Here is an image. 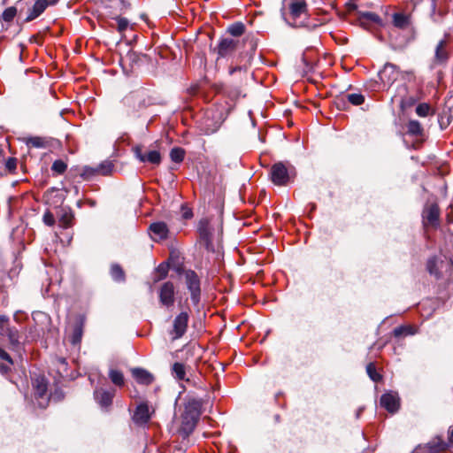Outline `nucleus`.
Instances as JSON below:
<instances>
[{
	"label": "nucleus",
	"mask_w": 453,
	"mask_h": 453,
	"mask_svg": "<svg viewBox=\"0 0 453 453\" xmlns=\"http://www.w3.org/2000/svg\"><path fill=\"white\" fill-rule=\"evenodd\" d=\"M201 402L196 399L189 400L181 416V425L179 429L183 438H187L194 431L201 414Z\"/></svg>",
	"instance_id": "nucleus-1"
},
{
	"label": "nucleus",
	"mask_w": 453,
	"mask_h": 453,
	"mask_svg": "<svg viewBox=\"0 0 453 453\" xmlns=\"http://www.w3.org/2000/svg\"><path fill=\"white\" fill-rule=\"evenodd\" d=\"M215 226H218L220 232L222 231V224L219 220L211 221L208 219H202L197 226L200 242L203 243L204 248L209 251L214 250L212 237Z\"/></svg>",
	"instance_id": "nucleus-2"
},
{
	"label": "nucleus",
	"mask_w": 453,
	"mask_h": 453,
	"mask_svg": "<svg viewBox=\"0 0 453 453\" xmlns=\"http://www.w3.org/2000/svg\"><path fill=\"white\" fill-rule=\"evenodd\" d=\"M185 284L190 293V299L194 305H197L201 300V280L197 273L193 270H183Z\"/></svg>",
	"instance_id": "nucleus-3"
},
{
	"label": "nucleus",
	"mask_w": 453,
	"mask_h": 453,
	"mask_svg": "<svg viewBox=\"0 0 453 453\" xmlns=\"http://www.w3.org/2000/svg\"><path fill=\"white\" fill-rule=\"evenodd\" d=\"M289 18H286L282 13L284 19L292 26H299L303 24V19L307 16V5L304 1L295 0L289 5Z\"/></svg>",
	"instance_id": "nucleus-4"
},
{
	"label": "nucleus",
	"mask_w": 453,
	"mask_h": 453,
	"mask_svg": "<svg viewBox=\"0 0 453 453\" xmlns=\"http://www.w3.org/2000/svg\"><path fill=\"white\" fill-rule=\"evenodd\" d=\"M271 180L278 186L286 185L294 174L292 169H288L282 162L274 164L271 168Z\"/></svg>",
	"instance_id": "nucleus-5"
},
{
	"label": "nucleus",
	"mask_w": 453,
	"mask_h": 453,
	"mask_svg": "<svg viewBox=\"0 0 453 453\" xmlns=\"http://www.w3.org/2000/svg\"><path fill=\"white\" fill-rule=\"evenodd\" d=\"M189 315L187 311H181L173 321V328L169 330V335L173 341L181 338L187 332Z\"/></svg>",
	"instance_id": "nucleus-6"
},
{
	"label": "nucleus",
	"mask_w": 453,
	"mask_h": 453,
	"mask_svg": "<svg viewBox=\"0 0 453 453\" xmlns=\"http://www.w3.org/2000/svg\"><path fill=\"white\" fill-rule=\"evenodd\" d=\"M158 299L162 306L170 308L175 302V287L172 281L163 283L158 288Z\"/></svg>",
	"instance_id": "nucleus-7"
},
{
	"label": "nucleus",
	"mask_w": 453,
	"mask_h": 453,
	"mask_svg": "<svg viewBox=\"0 0 453 453\" xmlns=\"http://www.w3.org/2000/svg\"><path fill=\"white\" fill-rule=\"evenodd\" d=\"M400 71L397 66L392 63H386L379 72V78L384 87L388 88L398 79Z\"/></svg>",
	"instance_id": "nucleus-8"
},
{
	"label": "nucleus",
	"mask_w": 453,
	"mask_h": 453,
	"mask_svg": "<svg viewBox=\"0 0 453 453\" xmlns=\"http://www.w3.org/2000/svg\"><path fill=\"white\" fill-rule=\"evenodd\" d=\"M440 208L436 203H426L422 211L423 224L425 226H431L437 227L439 226Z\"/></svg>",
	"instance_id": "nucleus-9"
},
{
	"label": "nucleus",
	"mask_w": 453,
	"mask_h": 453,
	"mask_svg": "<svg viewBox=\"0 0 453 453\" xmlns=\"http://www.w3.org/2000/svg\"><path fill=\"white\" fill-rule=\"evenodd\" d=\"M35 397L36 404L39 408L44 409L47 407L49 398L47 397V382L43 377H38L35 379Z\"/></svg>",
	"instance_id": "nucleus-10"
},
{
	"label": "nucleus",
	"mask_w": 453,
	"mask_h": 453,
	"mask_svg": "<svg viewBox=\"0 0 453 453\" xmlns=\"http://www.w3.org/2000/svg\"><path fill=\"white\" fill-rule=\"evenodd\" d=\"M238 41L233 38H222L213 51L217 53V60L220 58H228L236 50Z\"/></svg>",
	"instance_id": "nucleus-11"
},
{
	"label": "nucleus",
	"mask_w": 453,
	"mask_h": 453,
	"mask_svg": "<svg viewBox=\"0 0 453 453\" xmlns=\"http://www.w3.org/2000/svg\"><path fill=\"white\" fill-rule=\"evenodd\" d=\"M135 157L142 163L148 162L152 165H159L161 162V156L157 150H150L142 152V147L136 146L134 149Z\"/></svg>",
	"instance_id": "nucleus-12"
},
{
	"label": "nucleus",
	"mask_w": 453,
	"mask_h": 453,
	"mask_svg": "<svg viewBox=\"0 0 453 453\" xmlns=\"http://www.w3.org/2000/svg\"><path fill=\"white\" fill-rule=\"evenodd\" d=\"M380 405L388 411L394 413L399 409V397L394 393H386L380 397Z\"/></svg>",
	"instance_id": "nucleus-13"
},
{
	"label": "nucleus",
	"mask_w": 453,
	"mask_h": 453,
	"mask_svg": "<svg viewBox=\"0 0 453 453\" xmlns=\"http://www.w3.org/2000/svg\"><path fill=\"white\" fill-rule=\"evenodd\" d=\"M150 418L149 406L145 403L139 404L133 416L134 422L138 426H144L149 422Z\"/></svg>",
	"instance_id": "nucleus-14"
},
{
	"label": "nucleus",
	"mask_w": 453,
	"mask_h": 453,
	"mask_svg": "<svg viewBox=\"0 0 453 453\" xmlns=\"http://www.w3.org/2000/svg\"><path fill=\"white\" fill-rule=\"evenodd\" d=\"M2 335L7 336L11 348L19 351L21 349L20 334L15 327H6L4 332H0Z\"/></svg>",
	"instance_id": "nucleus-15"
},
{
	"label": "nucleus",
	"mask_w": 453,
	"mask_h": 453,
	"mask_svg": "<svg viewBox=\"0 0 453 453\" xmlns=\"http://www.w3.org/2000/svg\"><path fill=\"white\" fill-rule=\"evenodd\" d=\"M114 392L104 390L103 388L96 389L94 392V396L96 401L100 404L103 408L109 407L112 403Z\"/></svg>",
	"instance_id": "nucleus-16"
},
{
	"label": "nucleus",
	"mask_w": 453,
	"mask_h": 453,
	"mask_svg": "<svg viewBox=\"0 0 453 453\" xmlns=\"http://www.w3.org/2000/svg\"><path fill=\"white\" fill-rule=\"evenodd\" d=\"M132 375L138 383L143 385H150L154 380V376L147 370L142 368L132 369Z\"/></svg>",
	"instance_id": "nucleus-17"
},
{
	"label": "nucleus",
	"mask_w": 453,
	"mask_h": 453,
	"mask_svg": "<svg viewBox=\"0 0 453 453\" xmlns=\"http://www.w3.org/2000/svg\"><path fill=\"white\" fill-rule=\"evenodd\" d=\"M49 3L47 0H37L29 11L25 21L29 22L39 17L45 11Z\"/></svg>",
	"instance_id": "nucleus-18"
},
{
	"label": "nucleus",
	"mask_w": 453,
	"mask_h": 453,
	"mask_svg": "<svg viewBox=\"0 0 453 453\" xmlns=\"http://www.w3.org/2000/svg\"><path fill=\"white\" fill-rule=\"evenodd\" d=\"M150 230L158 240H164L167 238L168 227L167 225L164 222L152 223L150 226Z\"/></svg>",
	"instance_id": "nucleus-19"
},
{
	"label": "nucleus",
	"mask_w": 453,
	"mask_h": 453,
	"mask_svg": "<svg viewBox=\"0 0 453 453\" xmlns=\"http://www.w3.org/2000/svg\"><path fill=\"white\" fill-rule=\"evenodd\" d=\"M447 42L445 40H441L435 49L434 61L437 64H444L449 58V53L446 50Z\"/></svg>",
	"instance_id": "nucleus-20"
},
{
	"label": "nucleus",
	"mask_w": 453,
	"mask_h": 453,
	"mask_svg": "<svg viewBox=\"0 0 453 453\" xmlns=\"http://www.w3.org/2000/svg\"><path fill=\"white\" fill-rule=\"evenodd\" d=\"M83 325L84 321L81 318H79L73 327V332L71 335V342L75 345L78 344L82 338L83 334Z\"/></svg>",
	"instance_id": "nucleus-21"
},
{
	"label": "nucleus",
	"mask_w": 453,
	"mask_h": 453,
	"mask_svg": "<svg viewBox=\"0 0 453 453\" xmlns=\"http://www.w3.org/2000/svg\"><path fill=\"white\" fill-rule=\"evenodd\" d=\"M393 25L399 29H405L411 23L410 15L396 12L392 16Z\"/></svg>",
	"instance_id": "nucleus-22"
},
{
	"label": "nucleus",
	"mask_w": 453,
	"mask_h": 453,
	"mask_svg": "<svg viewBox=\"0 0 453 453\" xmlns=\"http://www.w3.org/2000/svg\"><path fill=\"white\" fill-rule=\"evenodd\" d=\"M416 329L410 325L400 326L393 330V334L396 338L405 337L408 335H413L416 334Z\"/></svg>",
	"instance_id": "nucleus-23"
},
{
	"label": "nucleus",
	"mask_w": 453,
	"mask_h": 453,
	"mask_svg": "<svg viewBox=\"0 0 453 453\" xmlns=\"http://www.w3.org/2000/svg\"><path fill=\"white\" fill-rule=\"evenodd\" d=\"M407 132L411 135H421L423 134V127L418 120H410L407 124Z\"/></svg>",
	"instance_id": "nucleus-24"
},
{
	"label": "nucleus",
	"mask_w": 453,
	"mask_h": 453,
	"mask_svg": "<svg viewBox=\"0 0 453 453\" xmlns=\"http://www.w3.org/2000/svg\"><path fill=\"white\" fill-rule=\"evenodd\" d=\"M109 378L111 382L118 387H122L125 383L124 375L119 370L111 369L109 371Z\"/></svg>",
	"instance_id": "nucleus-25"
},
{
	"label": "nucleus",
	"mask_w": 453,
	"mask_h": 453,
	"mask_svg": "<svg viewBox=\"0 0 453 453\" xmlns=\"http://www.w3.org/2000/svg\"><path fill=\"white\" fill-rule=\"evenodd\" d=\"M116 20V26L111 25L112 27L116 28L117 31L120 34H124L129 27H132L129 24V21L126 18L116 17L114 18Z\"/></svg>",
	"instance_id": "nucleus-26"
},
{
	"label": "nucleus",
	"mask_w": 453,
	"mask_h": 453,
	"mask_svg": "<svg viewBox=\"0 0 453 453\" xmlns=\"http://www.w3.org/2000/svg\"><path fill=\"white\" fill-rule=\"evenodd\" d=\"M426 268L431 275H434L436 278L440 277L439 260L435 257L427 261Z\"/></svg>",
	"instance_id": "nucleus-27"
},
{
	"label": "nucleus",
	"mask_w": 453,
	"mask_h": 453,
	"mask_svg": "<svg viewBox=\"0 0 453 453\" xmlns=\"http://www.w3.org/2000/svg\"><path fill=\"white\" fill-rule=\"evenodd\" d=\"M446 444L441 439H436L427 444L429 453H439L445 449Z\"/></svg>",
	"instance_id": "nucleus-28"
},
{
	"label": "nucleus",
	"mask_w": 453,
	"mask_h": 453,
	"mask_svg": "<svg viewBox=\"0 0 453 453\" xmlns=\"http://www.w3.org/2000/svg\"><path fill=\"white\" fill-rule=\"evenodd\" d=\"M172 371L177 380H182L185 379L186 370L183 364L178 362L174 363L173 365Z\"/></svg>",
	"instance_id": "nucleus-29"
},
{
	"label": "nucleus",
	"mask_w": 453,
	"mask_h": 453,
	"mask_svg": "<svg viewBox=\"0 0 453 453\" xmlns=\"http://www.w3.org/2000/svg\"><path fill=\"white\" fill-rule=\"evenodd\" d=\"M96 170L97 175L107 176L111 174L113 170V165L110 161H104L96 167Z\"/></svg>",
	"instance_id": "nucleus-30"
},
{
	"label": "nucleus",
	"mask_w": 453,
	"mask_h": 453,
	"mask_svg": "<svg viewBox=\"0 0 453 453\" xmlns=\"http://www.w3.org/2000/svg\"><path fill=\"white\" fill-rule=\"evenodd\" d=\"M111 275L112 279L116 281H124L125 280V273L120 265L115 264L111 267Z\"/></svg>",
	"instance_id": "nucleus-31"
},
{
	"label": "nucleus",
	"mask_w": 453,
	"mask_h": 453,
	"mask_svg": "<svg viewBox=\"0 0 453 453\" xmlns=\"http://www.w3.org/2000/svg\"><path fill=\"white\" fill-rule=\"evenodd\" d=\"M185 156V150L181 148H173L170 151L171 160L175 163H180L183 161Z\"/></svg>",
	"instance_id": "nucleus-32"
},
{
	"label": "nucleus",
	"mask_w": 453,
	"mask_h": 453,
	"mask_svg": "<svg viewBox=\"0 0 453 453\" xmlns=\"http://www.w3.org/2000/svg\"><path fill=\"white\" fill-rule=\"evenodd\" d=\"M418 101L413 96H401L400 98V108L402 111H405L407 108L413 106Z\"/></svg>",
	"instance_id": "nucleus-33"
},
{
	"label": "nucleus",
	"mask_w": 453,
	"mask_h": 453,
	"mask_svg": "<svg viewBox=\"0 0 453 453\" xmlns=\"http://www.w3.org/2000/svg\"><path fill=\"white\" fill-rule=\"evenodd\" d=\"M227 31L233 36H240L244 33L245 27L242 23L236 22L229 26Z\"/></svg>",
	"instance_id": "nucleus-34"
},
{
	"label": "nucleus",
	"mask_w": 453,
	"mask_h": 453,
	"mask_svg": "<svg viewBox=\"0 0 453 453\" xmlns=\"http://www.w3.org/2000/svg\"><path fill=\"white\" fill-rule=\"evenodd\" d=\"M17 15V9L16 7L14 6H11V7H8L6 8L2 15H1V19L4 22H12L13 20V19L15 18V16Z\"/></svg>",
	"instance_id": "nucleus-35"
},
{
	"label": "nucleus",
	"mask_w": 453,
	"mask_h": 453,
	"mask_svg": "<svg viewBox=\"0 0 453 453\" xmlns=\"http://www.w3.org/2000/svg\"><path fill=\"white\" fill-rule=\"evenodd\" d=\"M73 216L70 211H64L59 218V224L62 227L67 228L72 226Z\"/></svg>",
	"instance_id": "nucleus-36"
},
{
	"label": "nucleus",
	"mask_w": 453,
	"mask_h": 453,
	"mask_svg": "<svg viewBox=\"0 0 453 453\" xmlns=\"http://www.w3.org/2000/svg\"><path fill=\"white\" fill-rule=\"evenodd\" d=\"M345 97L353 105H360L365 101V96L360 93L347 94Z\"/></svg>",
	"instance_id": "nucleus-37"
},
{
	"label": "nucleus",
	"mask_w": 453,
	"mask_h": 453,
	"mask_svg": "<svg viewBox=\"0 0 453 453\" xmlns=\"http://www.w3.org/2000/svg\"><path fill=\"white\" fill-rule=\"evenodd\" d=\"M26 143L28 147L34 148H44L46 146L45 141L38 136L28 138Z\"/></svg>",
	"instance_id": "nucleus-38"
},
{
	"label": "nucleus",
	"mask_w": 453,
	"mask_h": 453,
	"mask_svg": "<svg viewBox=\"0 0 453 453\" xmlns=\"http://www.w3.org/2000/svg\"><path fill=\"white\" fill-rule=\"evenodd\" d=\"M366 372L370 379L374 382H378L381 380V375L377 372L376 367L372 363H369L366 366Z\"/></svg>",
	"instance_id": "nucleus-39"
},
{
	"label": "nucleus",
	"mask_w": 453,
	"mask_h": 453,
	"mask_svg": "<svg viewBox=\"0 0 453 453\" xmlns=\"http://www.w3.org/2000/svg\"><path fill=\"white\" fill-rule=\"evenodd\" d=\"M96 175H97L96 167L84 166L81 173V176L85 180H89Z\"/></svg>",
	"instance_id": "nucleus-40"
},
{
	"label": "nucleus",
	"mask_w": 453,
	"mask_h": 453,
	"mask_svg": "<svg viewBox=\"0 0 453 453\" xmlns=\"http://www.w3.org/2000/svg\"><path fill=\"white\" fill-rule=\"evenodd\" d=\"M430 105L426 103H422V104H419L417 107H416V113L419 116V117H426L429 115L430 113Z\"/></svg>",
	"instance_id": "nucleus-41"
},
{
	"label": "nucleus",
	"mask_w": 453,
	"mask_h": 453,
	"mask_svg": "<svg viewBox=\"0 0 453 453\" xmlns=\"http://www.w3.org/2000/svg\"><path fill=\"white\" fill-rule=\"evenodd\" d=\"M67 168V165L62 160H56L53 162L51 170L58 174H62Z\"/></svg>",
	"instance_id": "nucleus-42"
},
{
	"label": "nucleus",
	"mask_w": 453,
	"mask_h": 453,
	"mask_svg": "<svg viewBox=\"0 0 453 453\" xmlns=\"http://www.w3.org/2000/svg\"><path fill=\"white\" fill-rule=\"evenodd\" d=\"M363 18L366 19L369 21H372L373 23H380V18L379 15H377L374 12H365L362 15Z\"/></svg>",
	"instance_id": "nucleus-43"
},
{
	"label": "nucleus",
	"mask_w": 453,
	"mask_h": 453,
	"mask_svg": "<svg viewBox=\"0 0 453 453\" xmlns=\"http://www.w3.org/2000/svg\"><path fill=\"white\" fill-rule=\"evenodd\" d=\"M17 166V159L14 157H9L5 163V167L10 171H14Z\"/></svg>",
	"instance_id": "nucleus-44"
},
{
	"label": "nucleus",
	"mask_w": 453,
	"mask_h": 453,
	"mask_svg": "<svg viewBox=\"0 0 453 453\" xmlns=\"http://www.w3.org/2000/svg\"><path fill=\"white\" fill-rule=\"evenodd\" d=\"M43 222L48 226H53L55 223L54 216L50 212H46L43 215Z\"/></svg>",
	"instance_id": "nucleus-45"
},
{
	"label": "nucleus",
	"mask_w": 453,
	"mask_h": 453,
	"mask_svg": "<svg viewBox=\"0 0 453 453\" xmlns=\"http://www.w3.org/2000/svg\"><path fill=\"white\" fill-rule=\"evenodd\" d=\"M9 318L4 315H0V331L4 332L8 324Z\"/></svg>",
	"instance_id": "nucleus-46"
},
{
	"label": "nucleus",
	"mask_w": 453,
	"mask_h": 453,
	"mask_svg": "<svg viewBox=\"0 0 453 453\" xmlns=\"http://www.w3.org/2000/svg\"><path fill=\"white\" fill-rule=\"evenodd\" d=\"M0 358L7 361L9 363V365H12V359L10 357V355L1 348H0Z\"/></svg>",
	"instance_id": "nucleus-47"
},
{
	"label": "nucleus",
	"mask_w": 453,
	"mask_h": 453,
	"mask_svg": "<svg viewBox=\"0 0 453 453\" xmlns=\"http://www.w3.org/2000/svg\"><path fill=\"white\" fill-rule=\"evenodd\" d=\"M157 272L160 273L159 280H162V279L166 277V275L168 273V269H167V267L165 265H160L157 267Z\"/></svg>",
	"instance_id": "nucleus-48"
},
{
	"label": "nucleus",
	"mask_w": 453,
	"mask_h": 453,
	"mask_svg": "<svg viewBox=\"0 0 453 453\" xmlns=\"http://www.w3.org/2000/svg\"><path fill=\"white\" fill-rule=\"evenodd\" d=\"M446 219H447L448 223L453 222V206L452 205H450L447 210Z\"/></svg>",
	"instance_id": "nucleus-49"
},
{
	"label": "nucleus",
	"mask_w": 453,
	"mask_h": 453,
	"mask_svg": "<svg viewBox=\"0 0 453 453\" xmlns=\"http://www.w3.org/2000/svg\"><path fill=\"white\" fill-rule=\"evenodd\" d=\"M220 123H221V121H217L211 127H208L205 131L206 134L214 133L215 131H217L220 126Z\"/></svg>",
	"instance_id": "nucleus-50"
},
{
	"label": "nucleus",
	"mask_w": 453,
	"mask_h": 453,
	"mask_svg": "<svg viewBox=\"0 0 453 453\" xmlns=\"http://www.w3.org/2000/svg\"><path fill=\"white\" fill-rule=\"evenodd\" d=\"M111 2H112V4L117 7L122 8V6H124V4H125L123 0H111Z\"/></svg>",
	"instance_id": "nucleus-51"
},
{
	"label": "nucleus",
	"mask_w": 453,
	"mask_h": 453,
	"mask_svg": "<svg viewBox=\"0 0 453 453\" xmlns=\"http://www.w3.org/2000/svg\"><path fill=\"white\" fill-rule=\"evenodd\" d=\"M249 43H250V50L251 51H255L256 48H257V42L254 39H251L249 41Z\"/></svg>",
	"instance_id": "nucleus-52"
},
{
	"label": "nucleus",
	"mask_w": 453,
	"mask_h": 453,
	"mask_svg": "<svg viewBox=\"0 0 453 453\" xmlns=\"http://www.w3.org/2000/svg\"><path fill=\"white\" fill-rule=\"evenodd\" d=\"M242 66H234V67H232L229 69V73L230 74H234L235 72L237 71H242Z\"/></svg>",
	"instance_id": "nucleus-53"
},
{
	"label": "nucleus",
	"mask_w": 453,
	"mask_h": 453,
	"mask_svg": "<svg viewBox=\"0 0 453 453\" xmlns=\"http://www.w3.org/2000/svg\"><path fill=\"white\" fill-rule=\"evenodd\" d=\"M9 370H10V366L9 365H0V371H1L2 373H5Z\"/></svg>",
	"instance_id": "nucleus-54"
},
{
	"label": "nucleus",
	"mask_w": 453,
	"mask_h": 453,
	"mask_svg": "<svg viewBox=\"0 0 453 453\" xmlns=\"http://www.w3.org/2000/svg\"><path fill=\"white\" fill-rule=\"evenodd\" d=\"M398 91L399 93H403L405 94L407 92V86L406 85H401L398 87Z\"/></svg>",
	"instance_id": "nucleus-55"
},
{
	"label": "nucleus",
	"mask_w": 453,
	"mask_h": 453,
	"mask_svg": "<svg viewBox=\"0 0 453 453\" xmlns=\"http://www.w3.org/2000/svg\"><path fill=\"white\" fill-rule=\"evenodd\" d=\"M449 440L450 442H453V427L450 428V430L449 432Z\"/></svg>",
	"instance_id": "nucleus-56"
},
{
	"label": "nucleus",
	"mask_w": 453,
	"mask_h": 453,
	"mask_svg": "<svg viewBox=\"0 0 453 453\" xmlns=\"http://www.w3.org/2000/svg\"><path fill=\"white\" fill-rule=\"evenodd\" d=\"M191 216H192V212H191V211H188V212H185V213H184V217H185L186 219L190 218Z\"/></svg>",
	"instance_id": "nucleus-57"
},
{
	"label": "nucleus",
	"mask_w": 453,
	"mask_h": 453,
	"mask_svg": "<svg viewBox=\"0 0 453 453\" xmlns=\"http://www.w3.org/2000/svg\"><path fill=\"white\" fill-rule=\"evenodd\" d=\"M361 411H362V409H360V410L357 411V417H358V416H359V414H360Z\"/></svg>",
	"instance_id": "nucleus-58"
}]
</instances>
